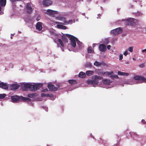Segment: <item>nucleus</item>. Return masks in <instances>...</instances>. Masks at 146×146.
Here are the masks:
<instances>
[{
  "mask_svg": "<svg viewBox=\"0 0 146 146\" xmlns=\"http://www.w3.org/2000/svg\"><path fill=\"white\" fill-rule=\"evenodd\" d=\"M92 80H89L87 81V83L89 84L97 85L99 83V81L101 80V77L97 75L93 76Z\"/></svg>",
  "mask_w": 146,
  "mask_h": 146,
  "instance_id": "1",
  "label": "nucleus"
},
{
  "mask_svg": "<svg viewBox=\"0 0 146 146\" xmlns=\"http://www.w3.org/2000/svg\"><path fill=\"white\" fill-rule=\"evenodd\" d=\"M66 36L69 38L70 40L71 44L72 47L75 48L76 45V41H77L78 39L74 36L69 34H66Z\"/></svg>",
  "mask_w": 146,
  "mask_h": 146,
  "instance_id": "2",
  "label": "nucleus"
},
{
  "mask_svg": "<svg viewBox=\"0 0 146 146\" xmlns=\"http://www.w3.org/2000/svg\"><path fill=\"white\" fill-rule=\"evenodd\" d=\"M43 86V84L42 83H38L35 85H31L30 90L32 91H35L40 89Z\"/></svg>",
  "mask_w": 146,
  "mask_h": 146,
  "instance_id": "3",
  "label": "nucleus"
},
{
  "mask_svg": "<svg viewBox=\"0 0 146 146\" xmlns=\"http://www.w3.org/2000/svg\"><path fill=\"white\" fill-rule=\"evenodd\" d=\"M122 29L120 27H118L111 30V33L113 35H116L122 33Z\"/></svg>",
  "mask_w": 146,
  "mask_h": 146,
  "instance_id": "4",
  "label": "nucleus"
},
{
  "mask_svg": "<svg viewBox=\"0 0 146 146\" xmlns=\"http://www.w3.org/2000/svg\"><path fill=\"white\" fill-rule=\"evenodd\" d=\"M127 23L128 25H133L135 24L138 21L137 19L133 18H129L126 20Z\"/></svg>",
  "mask_w": 146,
  "mask_h": 146,
  "instance_id": "5",
  "label": "nucleus"
},
{
  "mask_svg": "<svg viewBox=\"0 0 146 146\" xmlns=\"http://www.w3.org/2000/svg\"><path fill=\"white\" fill-rule=\"evenodd\" d=\"M6 4V0H0V15L3 14V8L5 6Z\"/></svg>",
  "mask_w": 146,
  "mask_h": 146,
  "instance_id": "6",
  "label": "nucleus"
},
{
  "mask_svg": "<svg viewBox=\"0 0 146 146\" xmlns=\"http://www.w3.org/2000/svg\"><path fill=\"white\" fill-rule=\"evenodd\" d=\"M52 1L51 0H43L42 2L43 5L46 6H48L51 5Z\"/></svg>",
  "mask_w": 146,
  "mask_h": 146,
  "instance_id": "7",
  "label": "nucleus"
},
{
  "mask_svg": "<svg viewBox=\"0 0 146 146\" xmlns=\"http://www.w3.org/2000/svg\"><path fill=\"white\" fill-rule=\"evenodd\" d=\"M48 87L50 91H56L57 90V88L53 85L49 84L48 86Z\"/></svg>",
  "mask_w": 146,
  "mask_h": 146,
  "instance_id": "8",
  "label": "nucleus"
},
{
  "mask_svg": "<svg viewBox=\"0 0 146 146\" xmlns=\"http://www.w3.org/2000/svg\"><path fill=\"white\" fill-rule=\"evenodd\" d=\"M99 50L102 52L105 51L106 50V46L103 44H100L99 46Z\"/></svg>",
  "mask_w": 146,
  "mask_h": 146,
  "instance_id": "9",
  "label": "nucleus"
},
{
  "mask_svg": "<svg viewBox=\"0 0 146 146\" xmlns=\"http://www.w3.org/2000/svg\"><path fill=\"white\" fill-rule=\"evenodd\" d=\"M27 11V13H32L33 11L32 8L31 7L30 3H28L26 5Z\"/></svg>",
  "mask_w": 146,
  "mask_h": 146,
  "instance_id": "10",
  "label": "nucleus"
},
{
  "mask_svg": "<svg viewBox=\"0 0 146 146\" xmlns=\"http://www.w3.org/2000/svg\"><path fill=\"white\" fill-rule=\"evenodd\" d=\"M133 78L135 80H141L144 81H146V78L143 76H134Z\"/></svg>",
  "mask_w": 146,
  "mask_h": 146,
  "instance_id": "11",
  "label": "nucleus"
},
{
  "mask_svg": "<svg viewBox=\"0 0 146 146\" xmlns=\"http://www.w3.org/2000/svg\"><path fill=\"white\" fill-rule=\"evenodd\" d=\"M0 87L3 89L7 90L8 89L9 86L7 83H4L3 82H1V83Z\"/></svg>",
  "mask_w": 146,
  "mask_h": 146,
  "instance_id": "12",
  "label": "nucleus"
},
{
  "mask_svg": "<svg viewBox=\"0 0 146 146\" xmlns=\"http://www.w3.org/2000/svg\"><path fill=\"white\" fill-rule=\"evenodd\" d=\"M42 22H38L36 25V29L39 31H41L42 28Z\"/></svg>",
  "mask_w": 146,
  "mask_h": 146,
  "instance_id": "13",
  "label": "nucleus"
},
{
  "mask_svg": "<svg viewBox=\"0 0 146 146\" xmlns=\"http://www.w3.org/2000/svg\"><path fill=\"white\" fill-rule=\"evenodd\" d=\"M20 100V97L17 95L11 96V100L13 102H16Z\"/></svg>",
  "mask_w": 146,
  "mask_h": 146,
  "instance_id": "14",
  "label": "nucleus"
},
{
  "mask_svg": "<svg viewBox=\"0 0 146 146\" xmlns=\"http://www.w3.org/2000/svg\"><path fill=\"white\" fill-rule=\"evenodd\" d=\"M20 86L17 84H12L10 87V88L11 90H17L19 88Z\"/></svg>",
  "mask_w": 146,
  "mask_h": 146,
  "instance_id": "15",
  "label": "nucleus"
},
{
  "mask_svg": "<svg viewBox=\"0 0 146 146\" xmlns=\"http://www.w3.org/2000/svg\"><path fill=\"white\" fill-rule=\"evenodd\" d=\"M20 97V99H21V100L22 101L30 102L31 100V99L22 96Z\"/></svg>",
  "mask_w": 146,
  "mask_h": 146,
  "instance_id": "16",
  "label": "nucleus"
},
{
  "mask_svg": "<svg viewBox=\"0 0 146 146\" xmlns=\"http://www.w3.org/2000/svg\"><path fill=\"white\" fill-rule=\"evenodd\" d=\"M86 75L84 72H80L79 74V77L82 78H85L86 77Z\"/></svg>",
  "mask_w": 146,
  "mask_h": 146,
  "instance_id": "17",
  "label": "nucleus"
},
{
  "mask_svg": "<svg viewBox=\"0 0 146 146\" xmlns=\"http://www.w3.org/2000/svg\"><path fill=\"white\" fill-rule=\"evenodd\" d=\"M86 74L88 76L92 75L94 73V71L92 70H88L86 72Z\"/></svg>",
  "mask_w": 146,
  "mask_h": 146,
  "instance_id": "18",
  "label": "nucleus"
},
{
  "mask_svg": "<svg viewBox=\"0 0 146 146\" xmlns=\"http://www.w3.org/2000/svg\"><path fill=\"white\" fill-rule=\"evenodd\" d=\"M47 12L49 14L52 15H53L54 14H55L56 13L57 11L49 9L47 10Z\"/></svg>",
  "mask_w": 146,
  "mask_h": 146,
  "instance_id": "19",
  "label": "nucleus"
},
{
  "mask_svg": "<svg viewBox=\"0 0 146 146\" xmlns=\"http://www.w3.org/2000/svg\"><path fill=\"white\" fill-rule=\"evenodd\" d=\"M68 83L71 85L77 83L76 80H69L68 81Z\"/></svg>",
  "mask_w": 146,
  "mask_h": 146,
  "instance_id": "20",
  "label": "nucleus"
},
{
  "mask_svg": "<svg viewBox=\"0 0 146 146\" xmlns=\"http://www.w3.org/2000/svg\"><path fill=\"white\" fill-rule=\"evenodd\" d=\"M118 74L119 75L124 76H127L129 74L128 73L122 72L120 71H118Z\"/></svg>",
  "mask_w": 146,
  "mask_h": 146,
  "instance_id": "21",
  "label": "nucleus"
},
{
  "mask_svg": "<svg viewBox=\"0 0 146 146\" xmlns=\"http://www.w3.org/2000/svg\"><path fill=\"white\" fill-rule=\"evenodd\" d=\"M66 37V36H65L63 35L61 37L62 39L65 43H67L68 42V40Z\"/></svg>",
  "mask_w": 146,
  "mask_h": 146,
  "instance_id": "22",
  "label": "nucleus"
},
{
  "mask_svg": "<svg viewBox=\"0 0 146 146\" xmlns=\"http://www.w3.org/2000/svg\"><path fill=\"white\" fill-rule=\"evenodd\" d=\"M31 84L29 83L25 84L24 86V87L25 89H27L29 88L30 89Z\"/></svg>",
  "mask_w": 146,
  "mask_h": 146,
  "instance_id": "23",
  "label": "nucleus"
},
{
  "mask_svg": "<svg viewBox=\"0 0 146 146\" xmlns=\"http://www.w3.org/2000/svg\"><path fill=\"white\" fill-rule=\"evenodd\" d=\"M113 73V72L111 71V72H102V74L103 75L106 74V75H111Z\"/></svg>",
  "mask_w": 146,
  "mask_h": 146,
  "instance_id": "24",
  "label": "nucleus"
},
{
  "mask_svg": "<svg viewBox=\"0 0 146 146\" xmlns=\"http://www.w3.org/2000/svg\"><path fill=\"white\" fill-rule=\"evenodd\" d=\"M101 63L100 62H99L97 61H95L94 63V65L96 66H99L101 65Z\"/></svg>",
  "mask_w": 146,
  "mask_h": 146,
  "instance_id": "25",
  "label": "nucleus"
},
{
  "mask_svg": "<svg viewBox=\"0 0 146 146\" xmlns=\"http://www.w3.org/2000/svg\"><path fill=\"white\" fill-rule=\"evenodd\" d=\"M58 42H59L60 44L62 46H64V44L62 42V40L60 39H58Z\"/></svg>",
  "mask_w": 146,
  "mask_h": 146,
  "instance_id": "26",
  "label": "nucleus"
},
{
  "mask_svg": "<svg viewBox=\"0 0 146 146\" xmlns=\"http://www.w3.org/2000/svg\"><path fill=\"white\" fill-rule=\"evenodd\" d=\"M35 96V94H29L28 95V96L30 98H33Z\"/></svg>",
  "mask_w": 146,
  "mask_h": 146,
  "instance_id": "27",
  "label": "nucleus"
},
{
  "mask_svg": "<svg viewBox=\"0 0 146 146\" xmlns=\"http://www.w3.org/2000/svg\"><path fill=\"white\" fill-rule=\"evenodd\" d=\"M104 83L106 84H108L110 83V80L107 79L104 80Z\"/></svg>",
  "mask_w": 146,
  "mask_h": 146,
  "instance_id": "28",
  "label": "nucleus"
},
{
  "mask_svg": "<svg viewBox=\"0 0 146 146\" xmlns=\"http://www.w3.org/2000/svg\"><path fill=\"white\" fill-rule=\"evenodd\" d=\"M6 96V94H0V99L4 98Z\"/></svg>",
  "mask_w": 146,
  "mask_h": 146,
  "instance_id": "29",
  "label": "nucleus"
},
{
  "mask_svg": "<svg viewBox=\"0 0 146 146\" xmlns=\"http://www.w3.org/2000/svg\"><path fill=\"white\" fill-rule=\"evenodd\" d=\"M77 43L78 45V46H79L80 48V47H82V43L78 40V41H77Z\"/></svg>",
  "mask_w": 146,
  "mask_h": 146,
  "instance_id": "30",
  "label": "nucleus"
},
{
  "mask_svg": "<svg viewBox=\"0 0 146 146\" xmlns=\"http://www.w3.org/2000/svg\"><path fill=\"white\" fill-rule=\"evenodd\" d=\"M110 77L112 79L114 78H118L117 75H112L110 76Z\"/></svg>",
  "mask_w": 146,
  "mask_h": 146,
  "instance_id": "31",
  "label": "nucleus"
},
{
  "mask_svg": "<svg viewBox=\"0 0 146 146\" xmlns=\"http://www.w3.org/2000/svg\"><path fill=\"white\" fill-rule=\"evenodd\" d=\"M41 96L42 97H44V96L48 97V96H49V95H48V94L42 93V94H41Z\"/></svg>",
  "mask_w": 146,
  "mask_h": 146,
  "instance_id": "32",
  "label": "nucleus"
},
{
  "mask_svg": "<svg viewBox=\"0 0 146 146\" xmlns=\"http://www.w3.org/2000/svg\"><path fill=\"white\" fill-rule=\"evenodd\" d=\"M56 88H57V89L58 88H60L62 87V86L59 83L56 84Z\"/></svg>",
  "mask_w": 146,
  "mask_h": 146,
  "instance_id": "33",
  "label": "nucleus"
},
{
  "mask_svg": "<svg viewBox=\"0 0 146 146\" xmlns=\"http://www.w3.org/2000/svg\"><path fill=\"white\" fill-rule=\"evenodd\" d=\"M133 48L132 47H130L128 48V50L131 52H133Z\"/></svg>",
  "mask_w": 146,
  "mask_h": 146,
  "instance_id": "34",
  "label": "nucleus"
},
{
  "mask_svg": "<svg viewBox=\"0 0 146 146\" xmlns=\"http://www.w3.org/2000/svg\"><path fill=\"white\" fill-rule=\"evenodd\" d=\"M88 53H91L92 51L91 48H88Z\"/></svg>",
  "mask_w": 146,
  "mask_h": 146,
  "instance_id": "35",
  "label": "nucleus"
},
{
  "mask_svg": "<svg viewBox=\"0 0 146 146\" xmlns=\"http://www.w3.org/2000/svg\"><path fill=\"white\" fill-rule=\"evenodd\" d=\"M123 58V55L122 54H120L119 56V60H122Z\"/></svg>",
  "mask_w": 146,
  "mask_h": 146,
  "instance_id": "36",
  "label": "nucleus"
},
{
  "mask_svg": "<svg viewBox=\"0 0 146 146\" xmlns=\"http://www.w3.org/2000/svg\"><path fill=\"white\" fill-rule=\"evenodd\" d=\"M72 21V20H70L69 21H64V22L65 23H71Z\"/></svg>",
  "mask_w": 146,
  "mask_h": 146,
  "instance_id": "37",
  "label": "nucleus"
},
{
  "mask_svg": "<svg viewBox=\"0 0 146 146\" xmlns=\"http://www.w3.org/2000/svg\"><path fill=\"white\" fill-rule=\"evenodd\" d=\"M128 54V51L127 50H126L124 52L123 54L126 56Z\"/></svg>",
  "mask_w": 146,
  "mask_h": 146,
  "instance_id": "38",
  "label": "nucleus"
},
{
  "mask_svg": "<svg viewBox=\"0 0 146 146\" xmlns=\"http://www.w3.org/2000/svg\"><path fill=\"white\" fill-rule=\"evenodd\" d=\"M62 25H57V27L58 28L60 29H62Z\"/></svg>",
  "mask_w": 146,
  "mask_h": 146,
  "instance_id": "39",
  "label": "nucleus"
},
{
  "mask_svg": "<svg viewBox=\"0 0 146 146\" xmlns=\"http://www.w3.org/2000/svg\"><path fill=\"white\" fill-rule=\"evenodd\" d=\"M87 66L89 67H91L92 66V64L90 63H88L87 64Z\"/></svg>",
  "mask_w": 146,
  "mask_h": 146,
  "instance_id": "40",
  "label": "nucleus"
},
{
  "mask_svg": "<svg viewBox=\"0 0 146 146\" xmlns=\"http://www.w3.org/2000/svg\"><path fill=\"white\" fill-rule=\"evenodd\" d=\"M66 27L64 25H62V29H66Z\"/></svg>",
  "mask_w": 146,
  "mask_h": 146,
  "instance_id": "41",
  "label": "nucleus"
},
{
  "mask_svg": "<svg viewBox=\"0 0 146 146\" xmlns=\"http://www.w3.org/2000/svg\"><path fill=\"white\" fill-rule=\"evenodd\" d=\"M139 67L141 68H143L144 67V64H142L139 65Z\"/></svg>",
  "mask_w": 146,
  "mask_h": 146,
  "instance_id": "42",
  "label": "nucleus"
},
{
  "mask_svg": "<svg viewBox=\"0 0 146 146\" xmlns=\"http://www.w3.org/2000/svg\"><path fill=\"white\" fill-rule=\"evenodd\" d=\"M111 48V46L110 45H108L107 46V48L108 50L110 49Z\"/></svg>",
  "mask_w": 146,
  "mask_h": 146,
  "instance_id": "43",
  "label": "nucleus"
},
{
  "mask_svg": "<svg viewBox=\"0 0 146 146\" xmlns=\"http://www.w3.org/2000/svg\"><path fill=\"white\" fill-rule=\"evenodd\" d=\"M40 17L38 16L36 19V20L37 21H38L40 19Z\"/></svg>",
  "mask_w": 146,
  "mask_h": 146,
  "instance_id": "44",
  "label": "nucleus"
},
{
  "mask_svg": "<svg viewBox=\"0 0 146 146\" xmlns=\"http://www.w3.org/2000/svg\"><path fill=\"white\" fill-rule=\"evenodd\" d=\"M98 17H97L98 19L99 18H101L100 17L101 16V14H99L98 15Z\"/></svg>",
  "mask_w": 146,
  "mask_h": 146,
  "instance_id": "45",
  "label": "nucleus"
},
{
  "mask_svg": "<svg viewBox=\"0 0 146 146\" xmlns=\"http://www.w3.org/2000/svg\"><path fill=\"white\" fill-rule=\"evenodd\" d=\"M141 122L142 123H143V124H145L146 123V122L145 120L144 119H142L141 121Z\"/></svg>",
  "mask_w": 146,
  "mask_h": 146,
  "instance_id": "46",
  "label": "nucleus"
},
{
  "mask_svg": "<svg viewBox=\"0 0 146 146\" xmlns=\"http://www.w3.org/2000/svg\"><path fill=\"white\" fill-rule=\"evenodd\" d=\"M142 52H145L146 53V49H144L142 50Z\"/></svg>",
  "mask_w": 146,
  "mask_h": 146,
  "instance_id": "47",
  "label": "nucleus"
},
{
  "mask_svg": "<svg viewBox=\"0 0 146 146\" xmlns=\"http://www.w3.org/2000/svg\"><path fill=\"white\" fill-rule=\"evenodd\" d=\"M48 95H49V96H48V97H52V94H48Z\"/></svg>",
  "mask_w": 146,
  "mask_h": 146,
  "instance_id": "48",
  "label": "nucleus"
},
{
  "mask_svg": "<svg viewBox=\"0 0 146 146\" xmlns=\"http://www.w3.org/2000/svg\"><path fill=\"white\" fill-rule=\"evenodd\" d=\"M133 60H136V58H133Z\"/></svg>",
  "mask_w": 146,
  "mask_h": 146,
  "instance_id": "49",
  "label": "nucleus"
},
{
  "mask_svg": "<svg viewBox=\"0 0 146 146\" xmlns=\"http://www.w3.org/2000/svg\"><path fill=\"white\" fill-rule=\"evenodd\" d=\"M43 90L44 91V90ZM44 90H45V91H47V90H47V89H46V90H44Z\"/></svg>",
  "mask_w": 146,
  "mask_h": 146,
  "instance_id": "50",
  "label": "nucleus"
}]
</instances>
